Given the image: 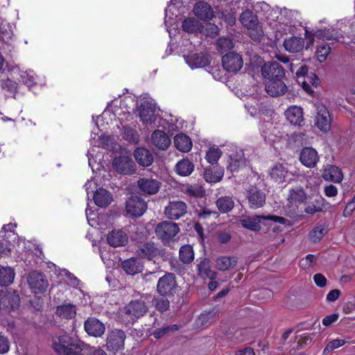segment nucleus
Listing matches in <instances>:
<instances>
[{
    "mask_svg": "<svg viewBox=\"0 0 355 355\" xmlns=\"http://www.w3.org/2000/svg\"><path fill=\"white\" fill-rule=\"evenodd\" d=\"M150 297L141 296L139 299L131 300L127 306V311H146L148 309L147 303L150 301Z\"/></svg>",
    "mask_w": 355,
    "mask_h": 355,
    "instance_id": "58836bf2",
    "label": "nucleus"
},
{
    "mask_svg": "<svg viewBox=\"0 0 355 355\" xmlns=\"http://www.w3.org/2000/svg\"><path fill=\"white\" fill-rule=\"evenodd\" d=\"M222 64L226 71L236 73L242 68L243 62L239 54L230 52L223 57Z\"/></svg>",
    "mask_w": 355,
    "mask_h": 355,
    "instance_id": "ddd939ff",
    "label": "nucleus"
},
{
    "mask_svg": "<svg viewBox=\"0 0 355 355\" xmlns=\"http://www.w3.org/2000/svg\"><path fill=\"white\" fill-rule=\"evenodd\" d=\"M27 283L34 293H43L49 286L46 276L35 271L31 272L27 276Z\"/></svg>",
    "mask_w": 355,
    "mask_h": 355,
    "instance_id": "423d86ee",
    "label": "nucleus"
},
{
    "mask_svg": "<svg viewBox=\"0 0 355 355\" xmlns=\"http://www.w3.org/2000/svg\"><path fill=\"white\" fill-rule=\"evenodd\" d=\"M84 343L78 338L64 334L52 338V347L59 355H80Z\"/></svg>",
    "mask_w": 355,
    "mask_h": 355,
    "instance_id": "f257e3e1",
    "label": "nucleus"
},
{
    "mask_svg": "<svg viewBox=\"0 0 355 355\" xmlns=\"http://www.w3.org/2000/svg\"><path fill=\"white\" fill-rule=\"evenodd\" d=\"M197 274L202 279L214 280L217 272L211 268V261L207 258L201 259L196 266Z\"/></svg>",
    "mask_w": 355,
    "mask_h": 355,
    "instance_id": "a211bd4d",
    "label": "nucleus"
},
{
    "mask_svg": "<svg viewBox=\"0 0 355 355\" xmlns=\"http://www.w3.org/2000/svg\"><path fill=\"white\" fill-rule=\"evenodd\" d=\"M122 268L126 274L134 275L143 271V263L137 258L125 259L122 262Z\"/></svg>",
    "mask_w": 355,
    "mask_h": 355,
    "instance_id": "bb28decb",
    "label": "nucleus"
},
{
    "mask_svg": "<svg viewBox=\"0 0 355 355\" xmlns=\"http://www.w3.org/2000/svg\"><path fill=\"white\" fill-rule=\"evenodd\" d=\"M324 208H325V200L322 197L319 196L306 207L304 211L308 214L313 215L317 212L322 211Z\"/></svg>",
    "mask_w": 355,
    "mask_h": 355,
    "instance_id": "a19ab883",
    "label": "nucleus"
},
{
    "mask_svg": "<svg viewBox=\"0 0 355 355\" xmlns=\"http://www.w3.org/2000/svg\"><path fill=\"white\" fill-rule=\"evenodd\" d=\"M238 262V259L234 257L221 256L216 259V268L218 270L225 271L233 268Z\"/></svg>",
    "mask_w": 355,
    "mask_h": 355,
    "instance_id": "473e14b6",
    "label": "nucleus"
},
{
    "mask_svg": "<svg viewBox=\"0 0 355 355\" xmlns=\"http://www.w3.org/2000/svg\"><path fill=\"white\" fill-rule=\"evenodd\" d=\"M261 74L266 80L283 79L285 77L284 69L277 62H268L261 67Z\"/></svg>",
    "mask_w": 355,
    "mask_h": 355,
    "instance_id": "0eeeda50",
    "label": "nucleus"
},
{
    "mask_svg": "<svg viewBox=\"0 0 355 355\" xmlns=\"http://www.w3.org/2000/svg\"><path fill=\"white\" fill-rule=\"evenodd\" d=\"M262 219L271 220L274 223H278L285 225H290L289 220L286 218L275 215H255L254 216H243L239 220V223L243 228L254 232H258L261 229L260 223Z\"/></svg>",
    "mask_w": 355,
    "mask_h": 355,
    "instance_id": "f03ea898",
    "label": "nucleus"
},
{
    "mask_svg": "<svg viewBox=\"0 0 355 355\" xmlns=\"http://www.w3.org/2000/svg\"><path fill=\"white\" fill-rule=\"evenodd\" d=\"M180 259L184 263H189L194 259V253L193 251V248L189 245H185L180 248Z\"/></svg>",
    "mask_w": 355,
    "mask_h": 355,
    "instance_id": "de8ad7c7",
    "label": "nucleus"
},
{
    "mask_svg": "<svg viewBox=\"0 0 355 355\" xmlns=\"http://www.w3.org/2000/svg\"><path fill=\"white\" fill-rule=\"evenodd\" d=\"M9 340L6 336L0 335V354L7 353L9 351Z\"/></svg>",
    "mask_w": 355,
    "mask_h": 355,
    "instance_id": "0e129e2a",
    "label": "nucleus"
},
{
    "mask_svg": "<svg viewBox=\"0 0 355 355\" xmlns=\"http://www.w3.org/2000/svg\"><path fill=\"white\" fill-rule=\"evenodd\" d=\"M155 105L148 101H144L139 108V117L146 124H150L155 121Z\"/></svg>",
    "mask_w": 355,
    "mask_h": 355,
    "instance_id": "6ab92c4d",
    "label": "nucleus"
},
{
    "mask_svg": "<svg viewBox=\"0 0 355 355\" xmlns=\"http://www.w3.org/2000/svg\"><path fill=\"white\" fill-rule=\"evenodd\" d=\"M282 80H266L265 89L266 93L272 97L284 95L287 92V86Z\"/></svg>",
    "mask_w": 355,
    "mask_h": 355,
    "instance_id": "dca6fc26",
    "label": "nucleus"
},
{
    "mask_svg": "<svg viewBox=\"0 0 355 355\" xmlns=\"http://www.w3.org/2000/svg\"><path fill=\"white\" fill-rule=\"evenodd\" d=\"M22 81L28 86H31L35 83V78L33 76L29 75L26 71L22 72L21 74Z\"/></svg>",
    "mask_w": 355,
    "mask_h": 355,
    "instance_id": "338daca9",
    "label": "nucleus"
},
{
    "mask_svg": "<svg viewBox=\"0 0 355 355\" xmlns=\"http://www.w3.org/2000/svg\"><path fill=\"white\" fill-rule=\"evenodd\" d=\"M182 28L187 33H195L202 32L203 26L194 17H188L183 21Z\"/></svg>",
    "mask_w": 355,
    "mask_h": 355,
    "instance_id": "e433bc0d",
    "label": "nucleus"
},
{
    "mask_svg": "<svg viewBox=\"0 0 355 355\" xmlns=\"http://www.w3.org/2000/svg\"><path fill=\"white\" fill-rule=\"evenodd\" d=\"M174 145L178 150L183 153L189 152L192 148L191 139L182 133L178 134L174 137Z\"/></svg>",
    "mask_w": 355,
    "mask_h": 355,
    "instance_id": "c9c22d12",
    "label": "nucleus"
},
{
    "mask_svg": "<svg viewBox=\"0 0 355 355\" xmlns=\"http://www.w3.org/2000/svg\"><path fill=\"white\" fill-rule=\"evenodd\" d=\"M284 46L285 49L290 53H298L303 49L304 40L299 37H291L285 39Z\"/></svg>",
    "mask_w": 355,
    "mask_h": 355,
    "instance_id": "c756f323",
    "label": "nucleus"
},
{
    "mask_svg": "<svg viewBox=\"0 0 355 355\" xmlns=\"http://www.w3.org/2000/svg\"><path fill=\"white\" fill-rule=\"evenodd\" d=\"M221 156V151L218 148H210L207 153L206 158L209 163L216 164Z\"/></svg>",
    "mask_w": 355,
    "mask_h": 355,
    "instance_id": "6e6d98bb",
    "label": "nucleus"
},
{
    "mask_svg": "<svg viewBox=\"0 0 355 355\" xmlns=\"http://www.w3.org/2000/svg\"><path fill=\"white\" fill-rule=\"evenodd\" d=\"M327 232V230L324 225H318L310 232L309 236L313 242L317 243L324 237Z\"/></svg>",
    "mask_w": 355,
    "mask_h": 355,
    "instance_id": "8fccbe9b",
    "label": "nucleus"
},
{
    "mask_svg": "<svg viewBox=\"0 0 355 355\" xmlns=\"http://www.w3.org/2000/svg\"><path fill=\"white\" fill-rule=\"evenodd\" d=\"M126 336L124 331L119 329H114L108 333L105 347L107 349L116 354L124 349V341Z\"/></svg>",
    "mask_w": 355,
    "mask_h": 355,
    "instance_id": "39448f33",
    "label": "nucleus"
},
{
    "mask_svg": "<svg viewBox=\"0 0 355 355\" xmlns=\"http://www.w3.org/2000/svg\"><path fill=\"white\" fill-rule=\"evenodd\" d=\"M195 15L203 21L211 20L214 17V11L211 6L204 1H200L196 3L193 8Z\"/></svg>",
    "mask_w": 355,
    "mask_h": 355,
    "instance_id": "5701e85b",
    "label": "nucleus"
},
{
    "mask_svg": "<svg viewBox=\"0 0 355 355\" xmlns=\"http://www.w3.org/2000/svg\"><path fill=\"white\" fill-rule=\"evenodd\" d=\"M114 168L121 174H132L136 171L135 162L129 157L119 156L113 161Z\"/></svg>",
    "mask_w": 355,
    "mask_h": 355,
    "instance_id": "4468645a",
    "label": "nucleus"
},
{
    "mask_svg": "<svg viewBox=\"0 0 355 355\" xmlns=\"http://www.w3.org/2000/svg\"><path fill=\"white\" fill-rule=\"evenodd\" d=\"M107 241L111 246L119 247L128 243V236L122 230H112L107 234Z\"/></svg>",
    "mask_w": 355,
    "mask_h": 355,
    "instance_id": "cd10ccee",
    "label": "nucleus"
},
{
    "mask_svg": "<svg viewBox=\"0 0 355 355\" xmlns=\"http://www.w3.org/2000/svg\"><path fill=\"white\" fill-rule=\"evenodd\" d=\"M187 213V205L183 201H173L165 207L164 214L170 220H178Z\"/></svg>",
    "mask_w": 355,
    "mask_h": 355,
    "instance_id": "f8f14e48",
    "label": "nucleus"
},
{
    "mask_svg": "<svg viewBox=\"0 0 355 355\" xmlns=\"http://www.w3.org/2000/svg\"><path fill=\"white\" fill-rule=\"evenodd\" d=\"M249 37L255 42H260L263 37V31L260 23L258 21L254 26L247 28Z\"/></svg>",
    "mask_w": 355,
    "mask_h": 355,
    "instance_id": "09e8293b",
    "label": "nucleus"
},
{
    "mask_svg": "<svg viewBox=\"0 0 355 355\" xmlns=\"http://www.w3.org/2000/svg\"><path fill=\"white\" fill-rule=\"evenodd\" d=\"M285 115L288 121L293 125H300L304 119L302 109L295 105L288 107Z\"/></svg>",
    "mask_w": 355,
    "mask_h": 355,
    "instance_id": "72a5a7b5",
    "label": "nucleus"
},
{
    "mask_svg": "<svg viewBox=\"0 0 355 355\" xmlns=\"http://www.w3.org/2000/svg\"><path fill=\"white\" fill-rule=\"evenodd\" d=\"M246 199L248 207L251 209H257L263 207L266 204V193L257 187L251 186L246 191Z\"/></svg>",
    "mask_w": 355,
    "mask_h": 355,
    "instance_id": "6e6552de",
    "label": "nucleus"
},
{
    "mask_svg": "<svg viewBox=\"0 0 355 355\" xmlns=\"http://www.w3.org/2000/svg\"><path fill=\"white\" fill-rule=\"evenodd\" d=\"M315 284L319 287H324L327 284L326 277L321 273H317L313 276Z\"/></svg>",
    "mask_w": 355,
    "mask_h": 355,
    "instance_id": "69168bd1",
    "label": "nucleus"
},
{
    "mask_svg": "<svg viewBox=\"0 0 355 355\" xmlns=\"http://www.w3.org/2000/svg\"><path fill=\"white\" fill-rule=\"evenodd\" d=\"M80 355H107V353L101 348H96L85 343L83 344Z\"/></svg>",
    "mask_w": 355,
    "mask_h": 355,
    "instance_id": "5fc2aeb1",
    "label": "nucleus"
},
{
    "mask_svg": "<svg viewBox=\"0 0 355 355\" xmlns=\"http://www.w3.org/2000/svg\"><path fill=\"white\" fill-rule=\"evenodd\" d=\"M239 20L242 25L246 28L254 26L259 21L257 17L250 10L243 11L240 15Z\"/></svg>",
    "mask_w": 355,
    "mask_h": 355,
    "instance_id": "37998d69",
    "label": "nucleus"
},
{
    "mask_svg": "<svg viewBox=\"0 0 355 355\" xmlns=\"http://www.w3.org/2000/svg\"><path fill=\"white\" fill-rule=\"evenodd\" d=\"M151 302L157 311H166L169 307V301L163 297L155 298Z\"/></svg>",
    "mask_w": 355,
    "mask_h": 355,
    "instance_id": "13d9d810",
    "label": "nucleus"
},
{
    "mask_svg": "<svg viewBox=\"0 0 355 355\" xmlns=\"http://www.w3.org/2000/svg\"><path fill=\"white\" fill-rule=\"evenodd\" d=\"M342 37L338 31L333 28L318 29L311 35L310 44H312L313 43L315 38L322 40H335L339 41Z\"/></svg>",
    "mask_w": 355,
    "mask_h": 355,
    "instance_id": "412c9836",
    "label": "nucleus"
},
{
    "mask_svg": "<svg viewBox=\"0 0 355 355\" xmlns=\"http://www.w3.org/2000/svg\"><path fill=\"white\" fill-rule=\"evenodd\" d=\"M157 292L162 296H171L179 290L175 274L166 272L160 277L157 284Z\"/></svg>",
    "mask_w": 355,
    "mask_h": 355,
    "instance_id": "20e7f679",
    "label": "nucleus"
},
{
    "mask_svg": "<svg viewBox=\"0 0 355 355\" xmlns=\"http://www.w3.org/2000/svg\"><path fill=\"white\" fill-rule=\"evenodd\" d=\"M216 46L219 51L224 53L233 49L234 44L233 40L229 37H220L216 42Z\"/></svg>",
    "mask_w": 355,
    "mask_h": 355,
    "instance_id": "603ef678",
    "label": "nucleus"
},
{
    "mask_svg": "<svg viewBox=\"0 0 355 355\" xmlns=\"http://www.w3.org/2000/svg\"><path fill=\"white\" fill-rule=\"evenodd\" d=\"M216 205L220 213L227 214L233 209L235 203L232 196H225L220 197Z\"/></svg>",
    "mask_w": 355,
    "mask_h": 355,
    "instance_id": "4c0bfd02",
    "label": "nucleus"
},
{
    "mask_svg": "<svg viewBox=\"0 0 355 355\" xmlns=\"http://www.w3.org/2000/svg\"><path fill=\"white\" fill-rule=\"evenodd\" d=\"M155 234L164 244H168L173 241L175 236L180 232L178 224L171 221H162L159 223L155 230Z\"/></svg>",
    "mask_w": 355,
    "mask_h": 355,
    "instance_id": "7ed1b4c3",
    "label": "nucleus"
},
{
    "mask_svg": "<svg viewBox=\"0 0 355 355\" xmlns=\"http://www.w3.org/2000/svg\"><path fill=\"white\" fill-rule=\"evenodd\" d=\"M306 199V194L300 187H296L289 191L288 200L291 202H302Z\"/></svg>",
    "mask_w": 355,
    "mask_h": 355,
    "instance_id": "79ce46f5",
    "label": "nucleus"
},
{
    "mask_svg": "<svg viewBox=\"0 0 355 355\" xmlns=\"http://www.w3.org/2000/svg\"><path fill=\"white\" fill-rule=\"evenodd\" d=\"M247 162L248 160L244 156L243 150L239 149L230 155V164L228 167L231 171H236L240 168L246 166Z\"/></svg>",
    "mask_w": 355,
    "mask_h": 355,
    "instance_id": "b1692460",
    "label": "nucleus"
},
{
    "mask_svg": "<svg viewBox=\"0 0 355 355\" xmlns=\"http://www.w3.org/2000/svg\"><path fill=\"white\" fill-rule=\"evenodd\" d=\"M223 16L225 21L230 26H233L236 19L235 12L233 11H226L223 12Z\"/></svg>",
    "mask_w": 355,
    "mask_h": 355,
    "instance_id": "e2e57ef3",
    "label": "nucleus"
},
{
    "mask_svg": "<svg viewBox=\"0 0 355 355\" xmlns=\"http://www.w3.org/2000/svg\"><path fill=\"white\" fill-rule=\"evenodd\" d=\"M54 300L56 303V308L57 311H72L73 309H76V307L75 305L71 304L68 300H64L63 302L60 303V302H57V297H54Z\"/></svg>",
    "mask_w": 355,
    "mask_h": 355,
    "instance_id": "bf43d9fd",
    "label": "nucleus"
},
{
    "mask_svg": "<svg viewBox=\"0 0 355 355\" xmlns=\"http://www.w3.org/2000/svg\"><path fill=\"white\" fill-rule=\"evenodd\" d=\"M15 275L12 268L0 266V285L3 286L10 285L14 280Z\"/></svg>",
    "mask_w": 355,
    "mask_h": 355,
    "instance_id": "ea45409f",
    "label": "nucleus"
},
{
    "mask_svg": "<svg viewBox=\"0 0 355 355\" xmlns=\"http://www.w3.org/2000/svg\"><path fill=\"white\" fill-rule=\"evenodd\" d=\"M210 313L211 312H202L196 320V326L200 327L207 325L209 323Z\"/></svg>",
    "mask_w": 355,
    "mask_h": 355,
    "instance_id": "680f3d73",
    "label": "nucleus"
},
{
    "mask_svg": "<svg viewBox=\"0 0 355 355\" xmlns=\"http://www.w3.org/2000/svg\"><path fill=\"white\" fill-rule=\"evenodd\" d=\"M185 59L191 68H201L209 64V57L202 53H193L187 56Z\"/></svg>",
    "mask_w": 355,
    "mask_h": 355,
    "instance_id": "c85d7f7f",
    "label": "nucleus"
},
{
    "mask_svg": "<svg viewBox=\"0 0 355 355\" xmlns=\"http://www.w3.org/2000/svg\"><path fill=\"white\" fill-rule=\"evenodd\" d=\"M300 162L306 167H314L319 160L317 151L310 147L304 148L300 156Z\"/></svg>",
    "mask_w": 355,
    "mask_h": 355,
    "instance_id": "aec40b11",
    "label": "nucleus"
},
{
    "mask_svg": "<svg viewBox=\"0 0 355 355\" xmlns=\"http://www.w3.org/2000/svg\"><path fill=\"white\" fill-rule=\"evenodd\" d=\"M153 144L160 150H166L171 144V139L166 133L161 130H155L151 136Z\"/></svg>",
    "mask_w": 355,
    "mask_h": 355,
    "instance_id": "a878e982",
    "label": "nucleus"
},
{
    "mask_svg": "<svg viewBox=\"0 0 355 355\" xmlns=\"http://www.w3.org/2000/svg\"><path fill=\"white\" fill-rule=\"evenodd\" d=\"M223 176V172L220 170L214 171L211 168H207L204 172V178L206 182L216 183L219 182Z\"/></svg>",
    "mask_w": 355,
    "mask_h": 355,
    "instance_id": "49530a36",
    "label": "nucleus"
},
{
    "mask_svg": "<svg viewBox=\"0 0 355 355\" xmlns=\"http://www.w3.org/2000/svg\"><path fill=\"white\" fill-rule=\"evenodd\" d=\"M20 297L15 291H0V308L6 311H15L19 308Z\"/></svg>",
    "mask_w": 355,
    "mask_h": 355,
    "instance_id": "1a4fd4ad",
    "label": "nucleus"
},
{
    "mask_svg": "<svg viewBox=\"0 0 355 355\" xmlns=\"http://www.w3.org/2000/svg\"><path fill=\"white\" fill-rule=\"evenodd\" d=\"M287 173V171L285 167L282 164H276L275 165L270 172V176L274 180L275 182H284L286 175Z\"/></svg>",
    "mask_w": 355,
    "mask_h": 355,
    "instance_id": "c03bdc74",
    "label": "nucleus"
},
{
    "mask_svg": "<svg viewBox=\"0 0 355 355\" xmlns=\"http://www.w3.org/2000/svg\"><path fill=\"white\" fill-rule=\"evenodd\" d=\"M138 256L142 259L153 260L161 254V250L158 245L153 242H147L139 246L137 250Z\"/></svg>",
    "mask_w": 355,
    "mask_h": 355,
    "instance_id": "f3484780",
    "label": "nucleus"
},
{
    "mask_svg": "<svg viewBox=\"0 0 355 355\" xmlns=\"http://www.w3.org/2000/svg\"><path fill=\"white\" fill-rule=\"evenodd\" d=\"M354 209H355V196H354L352 200L347 205V206L343 211L344 216L346 217L347 216H349Z\"/></svg>",
    "mask_w": 355,
    "mask_h": 355,
    "instance_id": "774afa93",
    "label": "nucleus"
},
{
    "mask_svg": "<svg viewBox=\"0 0 355 355\" xmlns=\"http://www.w3.org/2000/svg\"><path fill=\"white\" fill-rule=\"evenodd\" d=\"M345 343V340L343 339H335L334 340H331L327 345V346L324 349L323 354H328L332 352L333 350L344 345Z\"/></svg>",
    "mask_w": 355,
    "mask_h": 355,
    "instance_id": "4d7b16f0",
    "label": "nucleus"
},
{
    "mask_svg": "<svg viewBox=\"0 0 355 355\" xmlns=\"http://www.w3.org/2000/svg\"><path fill=\"white\" fill-rule=\"evenodd\" d=\"M125 209L130 216L140 217L146 212L147 203L137 196H131L126 201Z\"/></svg>",
    "mask_w": 355,
    "mask_h": 355,
    "instance_id": "9d476101",
    "label": "nucleus"
},
{
    "mask_svg": "<svg viewBox=\"0 0 355 355\" xmlns=\"http://www.w3.org/2000/svg\"><path fill=\"white\" fill-rule=\"evenodd\" d=\"M183 192L187 196L194 198L203 197L205 193V189L197 184L187 185Z\"/></svg>",
    "mask_w": 355,
    "mask_h": 355,
    "instance_id": "a18cd8bd",
    "label": "nucleus"
},
{
    "mask_svg": "<svg viewBox=\"0 0 355 355\" xmlns=\"http://www.w3.org/2000/svg\"><path fill=\"white\" fill-rule=\"evenodd\" d=\"M315 125L322 132H327L331 128V116L328 109L322 104L316 105Z\"/></svg>",
    "mask_w": 355,
    "mask_h": 355,
    "instance_id": "9b49d317",
    "label": "nucleus"
},
{
    "mask_svg": "<svg viewBox=\"0 0 355 355\" xmlns=\"http://www.w3.org/2000/svg\"><path fill=\"white\" fill-rule=\"evenodd\" d=\"M17 86V83L10 79L2 80L1 81V87L6 92V95L8 96H15Z\"/></svg>",
    "mask_w": 355,
    "mask_h": 355,
    "instance_id": "3c124183",
    "label": "nucleus"
},
{
    "mask_svg": "<svg viewBox=\"0 0 355 355\" xmlns=\"http://www.w3.org/2000/svg\"><path fill=\"white\" fill-rule=\"evenodd\" d=\"M134 157L137 163L144 167L150 166L154 161L153 156L147 148L139 147L134 151Z\"/></svg>",
    "mask_w": 355,
    "mask_h": 355,
    "instance_id": "393cba45",
    "label": "nucleus"
},
{
    "mask_svg": "<svg viewBox=\"0 0 355 355\" xmlns=\"http://www.w3.org/2000/svg\"><path fill=\"white\" fill-rule=\"evenodd\" d=\"M64 275L66 276V277L69 280V285L71 286L73 288H76L78 285L80 284V280L71 272H70L69 270L64 269L62 270Z\"/></svg>",
    "mask_w": 355,
    "mask_h": 355,
    "instance_id": "052dcab7",
    "label": "nucleus"
},
{
    "mask_svg": "<svg viewBox=\"0 0 355 355\" xmlns=\"http://www.w3.org/2000/svg\"><path fill=\"white\" fill-rule=\"evenodd\" d=\"M331 51V47L329 44H322L317 47L316 55L320 62H323L327 60L328 55Z\"/></svg>",
    "mask_w": 355,
    "mask_h": 355,
    "instance_id": "864d4df0",
    "label": "nucleus"
},
{
    "mask_svg": "<svg viewBox=\"0 0 355 355\" xmlns=\"http://www.w3.org/2000/svg\"><path fill=\"white\" fill-rule=\"evenodd\" d=\"M85 329L90 336L101 337L104 334L105 327L103 323L98 320L89 318L85 322Z\"/></svg>",
    "mask_w": 355,
    "mask_h": 355,
    "instance_id": "4be33fe9",
    "label": "nucleus"
},
{
    "mask_svg": "<svg viewBox=\"0 0 355 355\" xmlns=\"http://www.w3.org/2000/svg\"><path fill=\"white\" fill-rule=\"evenodd\" d=\"M194 164L189 159L185 158L180 160L175 165V172L180 176H188L194 171Z\"/></svg>",
    "mask_w": 355,
    "mask_h": 355,
    "instance_id": "f704fd0d",
    "label": "nucleus"
},
{
    "mask_svg": "<svg viewBox=\"0 0 355 355\" xmlns=\"http://www.w3.org/2000/svg\"><path fill=\"white\" fill-rule=\"evenodd\" d=\"M161 183L153 178H141L137 180V187L139 193L144 195L156 194L160 188Z\"/></svg>",
    "mask_w": 355,
    "mask_h": 355,
    "instance_id": "2eb2a0df",
    "label": "nucleus"
},
{
    "mask_svg": "<svg viewBox=\"0 0 355 355\" xmlns=\"http://www.w3.org/2000/svg\"><path fill=\"white\" fill-rule=\"evenodd\" d=\"M94 200L97 206L100 207H106L111 203L112 196L106 189L100 188L95 192L94 195Z\"/></svg>",
    "mask_w": 355,
    "mask_h": 355,
    "instance_id": "7c9ffc66",
    "label": "nucleus"
},
{
    "mask_svg": "<svg viewBox=\"0 0 355 355\" xmlns=\"http://www.w3.org/2000/svg\"><path fill=\"white\" fill-rule=\"evenodd\" d=\"M322 177L325 180L334 182H340L343 180L341 170L334 165H327L324 168Z\"/></svg>",
    "mask_w": 355,
    "mask_h": 355,
    "instance_id": "2f4dec72",
    "label": "nucleus"
}]
</instances>
